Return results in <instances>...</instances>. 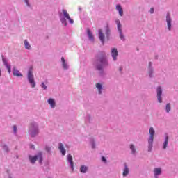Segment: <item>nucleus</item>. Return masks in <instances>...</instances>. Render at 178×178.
<instances>
[{
	"label": "nucleus",
	"instance_id": "obj_3",
	"mask_svg": "<svg viewBox=\"0 0 178 178\" xmlns=\"http://www.w3.org/2000/svg\"><path fill=\"white\" fill-rule=\"evenodd\" d=\"M28 79L32 88H34V87H35V82L34 81V76H33V67H31L28 72Z\"/></svg>",
	"mask_w": 178,
	"mask_h": 178
},
{
	"label": "nucleus",
	"instance_id": "obj_6",
	"mask_svg": "<svg viewBox=\"0 0 178 178\" xmlns=\"http://www.w3.org/2000/svg\"><path fill=\"white\" fill-rule=\"evenodd\" d=\"M162 89L160 86L157 88V99L160 104H162Z\"/></svg>",
	"mask_w": 178,
	"mask_h": 178
},
{
	"label": "nucleus",
	"instance_id": "obj_28",
	"mask_svg": "<svg viewBox=\"0 0 178 178\" xmlns=\"http://www.w3.org/2000/svg\"><path fill=\"white\" fill-rule=\"evenodd\" d=\"M41 87H42V88H43V90H47V88H48V87L46 86V85L44 82H42Z\"/></svg>",
	"mask_w": 178,
	"mask_h": 178
},
{
	"label": "nucleus",
	"instance_id": "obj_32",
	"mask_svg": "<svg viewBox=\"0 0 178 178\" xmlns=\"http://www.w3.org/2000/svg\"><path fill=\"white\" fill-rule=\"evenodd\" d=\"M13 130H14V133H16V131H17V127H16V125L13 126Z\"/></svg>",
	"mask_w": 178,
	"mask_h": 178
},
{
	"label": "nucleus",
	"instance_id": "obj_17",
	"mask_svg": "<svg viewBox=\"0 0 178 178\" xmlns=\"http://www.w3.org/2000/svg\"><path fill=\"white\" fill-rule=\"evenodd\" d=\"M5 66L7 67L8 70V73H10V65L8 64V62L6 61V60L5 58L2 59Z\"/></svg>",
	"mask_w": 178,
	"mask_h": 178
},
{
	"label": "nucleus",
	"instance_id": "obj_11",
	"mask_svg": "<svg viewBox=\"0 0 178 178\" xmlns=\"http://www.w3.org/2000/svg\"><path fill=\"white\" fill-rule=\"evenodd\" d=\"M13 76H16L17 77H22L23 76L22 73H20V72H19V70H17V69H16L15 67L13 68Z\"/></svg>",
	"mask_w": 178,
	"mask_h": 178
},
{
	"label": "nucleus",
	"instance_id": "obj_12",
	"mask_svg": "<svg viewBox=\"0 0 178 178\" xmlns=\"http://www.w3.org/2000/svg\"><path fill=\"white\" fill-rule=\"evenodd\" d=\"M58 149L60 151L63 156L66 155V150L65 149V147H63V144H62V143H59Z\"/></svg>",
	"mask_w": 178,
	"mask_h": 178
},
{
	"label": "nucleus",
	"instance_id": "obj_39",
	"mask_svg": "<svg viewBox=\"0 0 178 178\" xmlns=\"http://www.w3.org/2000/svg\"><path fill=\"white\" fill-rule=\"evenodd\" d=\"M45 83H46V84H47V83H48V81H46Z\"/></svg>",
	"mask_w": 178,
	"mask_h": 178
},
{
	"label": "nucleus",
	"instance_id": "obj_2",
	"mask_svg": "<svg viewBox=\"0 0 178 178\" xmlns=\"http://www.w3.org/2000/svg\"><path fill=\"white\" fill-rule=\"evenodd\" d=\"M29 158L31 163H35V162H37V159H38L40 165L42 163V152H39L38 155L33 156H29Z\"/></svg>",
	"mask_w": 178,
	"mask_h": 178
},
{
	"label": "nucleus",
	"instance_id": "obj_19",
	"mask_svg": "<svg viewBox=\"0 0 178 178\" xmlns=\"http://www.w3.org/2000/svg\"><path fill=\"white\" fill-rule=\"evenodd\" d=\"M48 104L51 105V108H55V100H54V99H49Z\"/></svg>",
	"mask_w": 178,
	"mask_h": 178
},
{
	"label": "nucleus",
	"instance_id": "obj_16",
	"mask_svg": "<svg viewBox=\"0 0 178 178\" xmlns=\"http://www.w3.org/2000/svg\"><path fill=\"white\" fill-rule=\"evenodd\" d=\"M123 176H127L129 175V168H127V165L124 164V169L122 173Z\"/></svg>",
	"mask_w": 178,
	"mask_h": 178
},
{
	"label": "nucleus",
	"instance_id": "obj_13",
	"mask_svg": "<svg viewBox=\"0 0 178 178\" xmlns=\"http://www.w3.org/2000/svg\"><path fill=\"white\" fill-rule=\"evenodd\" d=\"M116 10L119 12L120 16H123V8L120 5H117Z\"/></svg>",
	"mask_w": 178,
	"mask_h": 178
},
{
	"label": "nucleus",
	"instance_id": "obj_40",
	"mask_svg": "<svg viewBox=\"0 0 178 178\" xmlns=\"http://www.w3.org/2000/svg\"><path fill=\"white\" fill-rule=\"evenodd\" d=\"M92 148H95V147H94V146H92Z\"/></svg>",
	"mask_w": 178,
	"mask_h": 178
},
{
	"label": "nucleus",
	"instance_id": "obj_10",
	"mask_svg": "<svg viewBox=\"0 0 178 178\" xmlns=\"http://www.w3.org/2000/svg\"><path fill=\"white\" fill-rule=\"evenodd\" d=\"M67 161L70 163V165L71 168L72 169V170H74V165L73 163V158L72 157L71 154H69L67 156Z\"/></svg>",
	"mask_w": 178,
	"mask_h": 178
},
{
	"label": "nucleus",
	"instance_id": "obj_38",
	"mask_svg": "<svg viewBox=\"0 0 178 178\" xmlns=\"http://www.w3.org/2000/svg\"><path fill=\"white\" fill-rule=\"evenodd\" d=\"M122 69H123V68L120 67V72H122Z\"/></svg>",
	"mask_w": 178,
	"mask_h": 178
},
{
	"label": "nucleus",
	"instance_id": "obj_4",
	"mask_svg": "<svg viewBox=\"0 0 178 178\" xmlns=\"http://www.w3.org/2000/svg\"><path fill=\"white\" fill-rule=\"evenodd\" d=\"M98 62L100 63L101 65H97V70H102V67H105V66H108V61L106 60V58H99Z\"/></svg>",
	"mask_w": 178,
	"mask_h": 178
},
{
	"label": "nucleus",
	"instance_id": "obj_22",
	"mask_svg": "<svg viewBox=\"0 0 178 178\" xmlns=\"http://www.w3.org/2000/svg\"><path fill=\"white\" fill-rule=\"evenodd\" d=\"M96 88L97 90H99V94H102V92L101 91V90H102V85H101L99 83H97L96 84Z\"/></svg>",
	"mask_w": 178,
	"mask_h": 178
},
{
	"label": "nucleus",
	"instance_id": "obj_8",
	"mask_svg": "<svg viewBox=\"0 0 178 178\" xmlns=\"http://www.w3.org/2000/svg\"><path fill=\"white\" fill-rule=\"evenodd\" d=\"M118 54V49H116V48L112 49V50H111V56H112L113 60H116Z\"/></svg>",
	"mask_w": 178,
	"mask_h": 178
},
{
	"label": "nucleus",
	"instance_id": "obj_36",
	"mask_svg": "<svg viewBox=\"0 0 178 178\" xmlns=\"http://www.w3.org/2000/svg\"><path fill=\"white\" fill-rule=\"evenodd\" d=\"M150 13H154V8H152L150 9Z\"/></svg>",
	"mask_w": 178,
	"mask_h": 178
},
{
	"label": "nucleus",
	"instance_id": "obj_15",
	"mask_svg": "<svg viewBox=\"0 0 178 178\" xmlns=\"http://www.w3.org/2000/svg\"><path fill=\"white\" fill-rule=\"evenodd\" d=\"M154 172L155 176H158L159 175H161V173H162V169L159 168H154Z\"/></svg>",
	"mask_w": 178,
	"mask_h": 178
},
{
	"label": "nucleus",
	"instance_id": "obj_18",
	"mask_svg": "<svg viewBox=\"0 0 178 178\" xmlns=\"http://www.w3.org/2000/svg\"><path fill=\"white\" fill-rule=\"evenodd\" d=\"M168 143H169V137L166 136L165 140L164 141L163 146V149H166V147H168Z\"/></svg>",
	"mask_w": 178,
	"mask_h": 178
},
{
	"label": "nucleus",
	"instance_id": "obj_9",
	"mask_svg": "<svg viewBox=\"0 0 178 178\" xmlns=\"http://www.w3.org/2000/svg\"><path fill=\"white\" fill-rule=\"evenodd\" d=\"M99 38L104 45V43L105 42V35H104L102 29L99 30Z\"/></svg>",
	"mask_w": 178,
	"mask_h": 178
},
{
	"label": "nucleus",
	"instance_id": "obj_24",
	"mask_svg": "<svg viewBox=\"0 0 178 178\" xmlns=\"http://www.w3.org/2000/svg\"><path fill=\"white\" fill-rule=\"evenodd\" d=\"M61 61L63 63V67L64 69H67V64H66V61L65 60V58L62 57L61 58Z\"/></svg>",
	"mask_w": 178,
	"mask_h": 178
},
{
	"label": "nucleus",
	"instance_id": "obj_37",
	"mask_svg": "<svg viewBox=\"0 0 178 178\" xmlns=\"http://www.w3.org/2000/svg\"><path fill=\"white\" fill-rule=\"evenodd\" d=\"M24 1H25V2H26V5L29 6V0H24Z\"/></svg>",
	"mask_w": 178,
	"mask_h": 178
},
{
	"label": "nucleus",
	"instance_id": "obj_5",
	"mask_svg": "<svg viewBox=\"0 0 178 178\" xmlns=\"http://www.w3.org/2000/svg\"><path fill=\"white\" fill-rule=\"evenodd\" d=\"M63 14L65 19H67V20H69L71 24H73V23H74V21L72 18H70V15H69V13L66 10H63Z\"/></svg>",
	"mask_w": 178,
	"mask_h": 178
},
{
	"label": "nucleus",
	"instance_id": "obj_31",
	"mask_svg": "<svg viewBox=\"0 0 178 178\" xmlns=\"http://www.w3.org/2000/svg\"><path fill=\"white\" fill-rule=\"evenodd\" d=\"M111 33V31L109 30V29H106V35H107V37H108L109 36V33Z\"/></svg>",
	"mask_w": 178,
	"mask_h": 178
},
{
	"label": "nucleus",
	"instance_id": "obj_26",
	"mask_svg": "<svg viewBox=\"0 0 178 178\" xmlns=\"http://www.w3.org/2000/svg\"><path fill=\"white\" fill-rule=\"evenodd\" d=\"M165 109H166V112L167 113H169L170 112V104H167L166 105V107H165Z\"/></svg>",
	"mask_w": 178,
	"mask_h": 178
},
{
	"label": "nucleus",
	"instance_id": "obj_23",
	"mask_svg": "<svg viewBox=\"0 0 178 178\" xmlns=\"http://www.w3.org/2000/svg\"><path fill=\"white\" fill-rule=\"evenodd\" d=\"M24 46L26 49H31V46L26 40H24Z\"/></svg>",
	"mask_w": 178,
	"mask_h": 178
},
{
	"label": "nucleus",
	"instance_id": "obj_33",
	"mask_svg": "<svg viewBox=\"0 0 178 178\" xmlns=\"http://www.w3.org/2000/svg\"><path fill=\"white\" fill-rule=\"evenodd\" d=\"M102 162H105V163H106V159L105 157L102 156Z\"/></svg>",
	"mask_w": 178,
	"mask_h": 178
},
{
	"label": "nucleus",
	"instance_id": "obj_20",
	"mask_svg": "<svg viewBox=\"0 0 178 178\" xmlns=\"http://www.w3.org/2000/svg\"><path fill=\"white\" fill-rule=\"evenodd\" d=\"M88 169V168L87 167H86L85 165H81V168H80V172L81 173H86Z\"/></svg>",
	"mask_w": 178,
	"mask_h": 178
},
{
	"label": "nucleus",
	"instance_id": "obj_1",
	"mask_svg": "<svg viewBox=\"0 0 178 178\" xmlns=\"http://www.w3.org/2000/svg\"><path fill=\"white\" fill-rule=\"evenodd\" d=\"M149 133L150 136L148 138V152H151V151L152 150V144L154 143V136H155V130L153 127H150V129H149Z\"/></svg>",
	"mask_w": 178,
	"mask_h": 178
},
{
	"label": "nucleus",
	"instance_id": "obj_29",
	"mask_svg": "<svg viewBox=\"0 0 178 178\" xmlns=\"http://www.w3.org/2000/svg\"><path fill=\"white\" fill-rule=\"evenodd\" d=\"M119 33H120V40H124V36H123V33H122V31H120Z\"/></svg>",
	"mask_w": 178,
	"mask_h": 178
},
{
	"label": "nucleus",
	"instance_id": "obj_14",
	"mask_svg": "<svg viewBox=\"0 0 178 178\" xmlns=\"http://www.w3.org/2000/svg\"><path fill=\"white\" fill-rule=\"evenodd\" d=\"M87 33H88V37L89 40H90L91 41H94V35H92V33H91V31L88 29Z\"/></svg>",
	"mask_w": 178,
	"mask_h": 178
},
{
	"label": "nucleus",
	"instance_id": "obj_25",
	"mask_svg": "<svg viewBox=\"0 0 178 178\" xmlns=\"http://www.w3.org/2000/svg\"><path fill=\"white\" fill-rule=\"evenodd\" d=\"M37 134H38V129H35V131H34V132H31V136H32V137H35V136H37Z\"/></svg>",
	"mask_w": 178,
	"mask_h": 178
},
{
	"label": "nucleus",
	"instance_id": "obj_35",
	"mask_svg": "<svg viewBox=\"0 0 178 178\" xmlns=\"http://www.w3.org/2000/svg\"><path fill=\"white\" fill-rule=\"evenodd\" d=\"M30 148H31V149H35V147H34V145H30Z\"/></svg>",
	"mask_w": 178,
	"mask_h": 178
},
{
	"label": "nucleus",
	"instance_id": "obj_30",
	"mask_svg": "<svg viewBox=\"0 0 178 178\" xmlns=\"http://www.w3.org/2000/svg\"><path fill=\"white\" fill-rule=\"evenodd\" d=\"M61 22L62 23H64L65 26H67V22H66L65 19H61Z\"/></svg>",
	"mask_w": 178,
	"mask_h": 178
},
{
	"label": "nucleus",
	"instance_id": "obj_27",
	"mask_svg": "<svg viewBox=\"0 0 178 178\" xmlns=\"http://www.w3.org/2000/svg\"><path fill=\"white\" fill-rule=\"evenodd\" d=\"M130 149H131L132 154H135L136 153V148H134V145H130Z\"/></svg>",
	"mask_w": 178,
	"mask_h": 178
},
{
	"label": "nucleus",
	"instance_id": "obj_7",
	"mask_svg": "<svg viewBox=\"0 0 178 178\" xmlns=\"http://www.w3.org/2000/svg\"><path fill=\"white\" fill-rule=\"evenodd\" d=\"M166 22L168 30H170L172 27V19H170V15L168 14L166 16Z\"/></svg>",
	"mask_w": 178,
	"mask_h": 178
},
{
	"label": "nucleus",
	"instance_id": "obj_34",
	"mask_svg": "<svg viewBox=\"0 0 178 178\" xmlns=\"http://www.w3.org/2000/svg\"><path fill=\"white\" fill-rule=\"evenodd\" d=\"M46 151H47V152H49L51 151V147H46Z\"/></svg>",
	"mask_w": 178,
	"mask_h": 178
},
{
	"label": "nucleus",
	"instance_id": "obj_21",
	"mask_svg": "<svg viewBox=\"0 0 178 178\" xmlns=\"http://www.w3.org/2000/svg\"><path fill=\"white\" fill-rule=\"evenodd\" d=\"M115 23L118 26V31H122V24H120V21L119 19H117L115 21Z\"/></svg>",
	"mask_w": 178,
	"mask_h": 178
}]
</instances>
